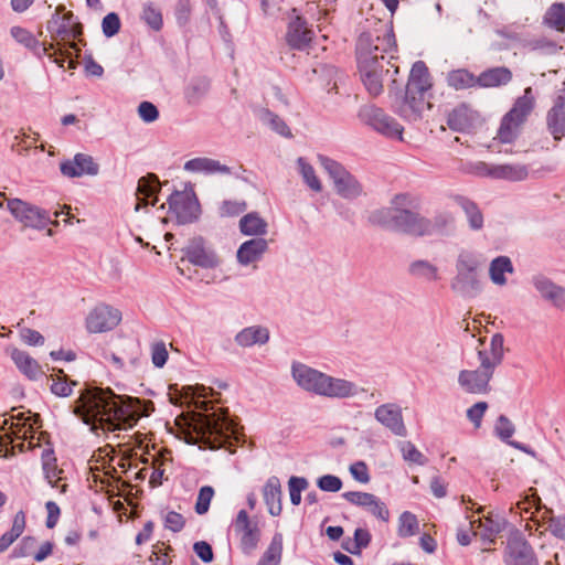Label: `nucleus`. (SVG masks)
<instances>
[{
  "label": "nucleus",
  "instance_id": "obj_25",
  "mask_svg": "<svg viewBox=\"0 0 565 565\" xmlns=\"http://www.w3.org/2000/svg\"><path fill=\"white\" fill-rule=\"evenodd\" d=\"M375 418L393 434L397 436H406L407 430L398 405L387 403L379 406L375 409Z\"/></svg>",
  "mask_w": 565,
  "mask_h": 565
},
{
  "label": "nucleus",
  "instance_id": "obj_34",
  "mask_svg": "<svg viewBox=\"0 0 565 565\" xmlns=\"http://www.w3.org/2000/svg\"><path fill=\"white\" fill-rule=\"evenodd\" d=\"M512 79V72L507 67H493L482 72L478 76L479 87H498L507 85Z\"/></svg>",
  "mask_w": 565,
  "mask_h": 565
},
{
  "label": "nucleus",
  "instance_id": "obj_11",
  "mask_svg": "<svg viewBox=\"0 0 565 565\" xmlns=\"http://www.w3.org/2000/svg\"><path fill=\"white\" fill-rule=\"evenodd\" d=\"M318 159L333 180L338 194L344 199H355L362 193L360 183L340 163L324 156H319Z\"/></svg>",
  "mask_w": 565,
  "mask_h": 565
},
{
  "label": "nucleus",
  "instance_id": "obj_13",
  "mask_svg": "<svg viewBox=\"0 0 565 565\" xmlns=\"http://www.w3.org/2000/svg\"><path fill=\"white\" fill-rule=\"evenodd\" d=\"M121 311L106 303L95 306L85 318L89 333H104L114 330L121 321Z\"/></svg>",
  "mask_w": 565,
  "mask_h": 565
},
{
  "label": "nucleus",
  "instance_id": "obj_27",
  "mask_svg": "<svg viewBox=\"0 0 565 565\" xmlns=\"http://www.w3.org/2000/svg\"><path fill=\"white\" fill-rule=\"evenodd\" d=\"M358 393L355 383L345 379L333 377L326 374L319 396L330 398H350Z\"/></svg>",
  "mask_w": 565,
  "mask_h": 565
},
{
  "label": "nucleus",
  "instance_id": "obj_53",
  "mask_svg": "<svg viewBox=\"0 0 565 565\" xmlns=\"http://www.w3.org/2000/svg\"><path fill=\"white\" fill-rule=\"evenodd\" d=\"M142 20L153 30L159 31L162 28V14L159 9L148 4L142 10Z\"/></svg>",
  "mask_w": 565,
  "mask_h": 565
},
{
  "label": "nucleus",
  "instance_id": "obj_33",
  "mask_svg": "<svg viewBox=\"0 0 565 565\" xmlns=\"http://www.w3.org/2000/svg\"><path fill=\"white\" fill-rule=\"evenodd\" d=\"M267 246V241L264 238L247 241L239 247L237 252V259L244 265L254 263L266 252Z\"/></svg>",
  "mask_w": 565,
  "mask_h": 565
},
{
  "label": "nucleus",
  "instance_id": "obj_2",
  "mask_svg": "<svg viewBox=\"0 0 565 565\" xmlns=\"http://www.w3.org/2000/svg\"><path fill=\"white\" fill-rule=\"evenodd\" d=\"M153 411L150 401L122 397L109 388L87 387L74 405V414L92 430L110 433L127 429Z\"/></svg>",
  "mask_w": 565,
  "mask_h": 565
},
{
  "label": "nucleus",
  "instance_id": "obj_52",
  "mask_svg": "<svg viewBox=\"0 0 565 565\" xmlns=\"http://www.w3.org/2000/svg\"><path fill=\"white\" fill-rule=\"evenodd\" d=\"M479 266V262L470 254H461L458 259L457 269H458V280L469 275H472L473 271Z\"/></svg>",
  "mask_w": 565,
  "mask_h": 565
},
{
  "label": "nucleus",
  "instance_id": "obj_42",
  "mask_svg": "<svg viewBox=\"0 0 565 565\" xmlns=\"http://www.w3.org/2000/svg\"><path fill=\"white\" fill-rule=\"evenodd\" d=\"M51 391L57 396L71 395L73 387L77 384L74 381H70L63 370H57L56 373L51 374Z\"/></svg>",
  "mask_w": 565,
  "mask_h": 565
},
{
  "label": "nucleus",
  "instance_id": "obj_14",
  "mask_svg": "<svg viewBox=\"0 0 565 565\" xmlns=\"http://www.w3.org/2000/svg\"><path fill=\"white\" fill-rule=\"evenodd\" d=\"M7 207L11 214L25 227L43 230L51 222L47 212L19 199L8 200Z\"/></svg>",
  "mask_w": 565,
  "mask_h": 565
},
{
  "label": "nucleus",
  "instance_id": "obj_64",
  "mask_svg": "<svg viewBox=\"0 0 565 565\" xmlns=\"http://www.w3.org/2000/svg\"><path fill=\"white\" fill-rule=\"evenodd\" d=\"M448 124L452 129H465L467 126V109L463 107L455 109L449 115Z\"/></svg>",
  "mask_w": 565,
  "mask_h": 565
},
{
  "label": "nucleus",
  "instance_id": "obj_54",
  "mask_svg": "<svg viewBox=\"0 0 565 565\" xmlns=\"http://www.w3.org/2000/svg\"><path fill=\"white\" fill-rule=\"evenodd\" d=\"M170 546L163 542L154 544L152 555L150 556V562L152 563V565H170Z\"/></svg>",
  "mask_w": 565,
  "mask_h": 565
},
{
  "label": "nucleus",
  "instance_id": "obj_46",
  "mask_svg": "<svg viewBox=\"0 0 565 565\" xmlns=\"http://www.w3.org/2000/svg\"><path fill=\"white\" fill-rule=\"evenodd\" d=\"M418 530V521L415 514L406 511L398 520V535L407 537L414 535Z\"/></svg>",
  "mask_w": 565,
  "mask_h": 565
},
{
  "label": "nucleus",
  "instance_id": "obj_39",
  "mask_svg": "<svg viewBox=\"0 0 565 565\" xmlns=\"http://www.w3.org/2000/svg\"><path fill=\"white\" fill-rule=\"evenodd\" d=\"M447 83L457 90L467 89L478 86V76L465 68L454 70L448 73Z\"/></svg>",
  "mask_w": 565,
  "mask_h": 565
},
{
  "label": "nucleus",
  "instance_id": "obj_21",
  "mask_svg": "<svg viewBox=\"0 0 565 565\" xmlns=\"http://www.w3.org/2000/svg\"><path fill=\"white\" fill-rule=\"evenodd\" d=\"M291 375L300 388L320 395L326 373L297 362L291 366Z\"/></svg>",
  "mask_w": 565,
  "mask_h": 565
},
{
  "label": "nucleus",
  "instance_id": "obj_4",
  "mask_svg": "<svg viewBox=\"0 0 565 565\" xmlns=\"http://www.w3.org/2000/svg\"><path fill=\"white\" fill-rule=\"evenodd\" d=\"M177 436L200 448H227L230 451L239 440L237 425L223 412L211 414L193 412L175 418Z\"/></svg>",
  "mask_w": 565,
  "mask_h": 565
},
{
  "label": "nucleus",
  "instance_id": "obj_55",
  "mask_svg": "<svg viewBox=\"0 0 565 565\" xmlns=\"http://www.w3.org/2000/svg\"><path fill=\"white\" fill-rule=\"evenodd\" d=\"M151 361L157 367H162L169 356L167 345L163 341H156L150 345Z\"/></svg>",
  "mask_w": 565,
  "mask_h": 565
},
{
  "label": "nucleus",
  "instance_id": "obj_26",
  "mask_svg": "<svg viewBox=\"0 0 565 565\" xmlns=\"http://www.w3.org/2000/svg\"><path fill=\"white\" fill-rule=\"evenodd\" d=\"M99 166L94 161L92 156L77 153L73 160L61 163V171L65 177L78 178L82 175H96Z\"/></svg>",
  "mask_w": 565,
  "mask_h": 565
},
{
  "label": "nucleus",
  "instance_id": "obj_56",
  "mask_svg": "<svg viewBox=\"0 0 565 565\" xmlns=\"http://www.w3.org/2000/svg\"><path fill=\"white\" fill-rule=\"evenodd\" d=\"M308 487L303 478L291 477L289 480V493L292 504L298 505L301 502V492Z\"/></svg>",
  "mask_w": 565,
  "mask_h": 565
},
{
  "label": "nucleus",
  "instance_id": "obj_20",
  "mask_svg": "<svg viewBox=\"0 0 565 565\" xmlns=\"http://www.w3.org/2000/svg\"><path fill=\"white\" fill-rule=\"evenodd\" d=\"M504 339L500 333H494L490 339H480L478 356L480 366L494 373L495 367L502 362L504 353Z\"/></svg>",
  "mask_w": 565,
  "mask_h": 565
},
{
  "label": "nucleus",
  "instance_id": "obj_9",
  "mask_svg": "<svg viewBox=\"0 0 565 565\" xmlns=\"http://www.w3.org/2000/svg\"><path fill=\"white\" fill-rule=\"evenodd\" d=\"M534 97L532 88L527 87L524 95L518 98L512 109L503 117L494 142L511 143L520 134L522 125L533 109ZM495 147V143L492 145Z\"/></svg>",
  "mask_w": 565,
  "mask_h": 565
},
{
  "label": "nucleus",
  "instance_id": "obj_45",
  "mask_svg": "<svg viewBox=\"0 0 565 565\" xmlns=\"http://www.w3.org/2000/svg\"><path fill=\"white\" fill-rule=\"evenodd\" d=\"M411 273L419 278L426 280H437L438 279V269L435 265L425 262L417 260L411 265Z\"/></svg>",
  "mask_w": 565,
  "mask_h": 565
},
{
  "label": "nucleus",
  "instance_id": "obj_15",
  "mask_svg": "<svg viewBox=\"0 0 565 565\" xmlns=\"http://www.w3.org/2000/svg\"><path fill=\"white\" fill-rule=\"evenodd\" d=\"M360 116L377 132L388 138L402 140L403 127L382 109L367 106L361 110Z\"/></svg>",
  "mask_w": 565,
  "mask_h": 565
},
{
  "label": "nucleus",
  "instance_id": "obj_5",
  "mask_svg": "<svg viewBox=\"0 0 565 565\" xmlns=\"http://www.w3.org/2000/svg\"><path fill=\"white\" fill-rule=\"evenodd\" d=\"M40 428L38 414L12 408L0 418V452L8 457L25 450L41 451L50 443Z\"/></svg>",
  "mask_w": 565,
  "mask_h": 565
},
{
  "label": "nucleus",
  "instance_id": "obj_36",
  "mask_svg": "<svg viewBox=\"0 0 565 565\" xmlns=\"http://www.w3.org/2000/svg\"><path fill=\"white\" fill-rule=\"evenodd\" d=\"M548 128L556 140L565 135V95L559 96L548 114Z\"/></svg>",
  "mask_w": 565,
  "mask_h": 565
},
{
  "label": "nucleus",
  "instance_id": "obj_30",
  "mask_svg": "<svg viewBox=\"0 0 565 565\" xmlns=\"http://www.w3.org/2000/svg\"><path fill=\"white\" fill-rule=\"evenodd\" d=\"M159 185V180L154 174H148L147 177L139 179L136 191V211L141 207H146L149 204H156Z\"/></svg>",
  "mask_w": 565,
  "mask_h": 565
},
{
  "label": "nucleus",
  "instance_id": "obj_44",
  "mask_svg": "<svg viewBox=\"0 0 565 565\" xmlns=\"http://www.w3.org/2000/svg\"><path fill=\"white\" fill-rule=\"evenodd\" d=\"M282 554V534L276 533L264 555V565H278Z\"/></svg>",
  "mask_w": 565,
  "mask_h": 565
},
{
  "label": "nucleus",
  "instance_id": "obj_10",
  "mask_svg": "<svg viewBox=\"0 0 565 565\" xmlns=\"http://www.w3.org/2000/svg\"><path fill=\"white\" fill-rule=\"evenodd\" d=\"M530 492L511 508V512L525 520L524 527L532 534L535 530H540L542 520H545V515L552 514V510L541 505V499L534 489L531 488Z\"/></svg>",
  "mask_w": 565,
  "mask_h": 565
},
{
  "label": "nucleus",
  "instance_id": "obj_62",
  "mask_svg": "<svg viewBox=\"0 0 565 565\" xmlns=\"http://www.w3.org/2000/svg\"><path fill=\"white\" fill-rule=\"evenodd\" d=\"M487 409L488 404L486 402H478L467 411V417L476 428L481 426V420Z\"/></svg>",
  "mask_w": 565,
  "mask_h": 565
},
{
  "label": "nucleus",
  "instance_id": "obj_28",
  "mask_svg": "<svg viewBox=\"0 0 565 565\" xmlns=\"http://www.w3.org/2000/svg\"><path fill=\"white\" fill-rule=\"evenodd\" d=\"M10 356L20 373L29 380L38 381L44 375L42 365L28 352L14 348L11 350Z\"/></svg>",
  "mask_w": 565,
  "mask_h": 565
},
{
  "label": "nucleus",
  "instance_id": "obj_48",
  "mask_svg": "<svg viewBox=\"0 0 565 565\" xmlns=\"http://www.w3.org/2000/svg\"><path fill=\"white\" fill-rule=\"evenodd\" d=\"M215 494L214 489L211 486H203L198 493L194 510L199 515L206 514L210 509L211 501Z\"/></svg>",
  "mask_w": 565,
  "mask_h": 565
},
{
  "label": "nucleus",
  "instance_id": "obj_22",
  "mask_svg": "<svg viewBox=\"0 0 565 565\" xmlns=\"http://www.w3.org/2000/svg\"><path fill=\"white\" fill-rule=\"evenodd\" d=\"M189 263L203 268H213L218 265V258L215 253L205 246L202 238H193L184 248V256L181 263Z\"/></svg>",
  "mask_w": 565,
  "mask_h": 565
},
{
  "label": "nucleus",
  "instance_id": "obj_49",
  "mask_svg": "<svg viewBox=\"0 0 565 565\" xmlns=\"http://www.w3.org/2000/svg\"><path fill=\"white\" fill-rule=\"evenodd\" d=\"M540 530H535L534 532H539L543 534L546 531L552 532L554 535L558 537H565V520L563 519H554L552 514L545 515V520H542Z\"/></svg>",
  "mask_w": 565,
  "mask_h": 565
},
{
  "label": "nucleus",
  "instance_id": "obj_16",
  "mask_svg": "<svg viewBox=\"0 0 565 565\" xmlns=\"http://www.w3.org/2000/svg\"><path fill=\"white\" fill-rule=\"evenodd\" d=\"M467 518L470 520V529L472 531V535L480 537L484 542L489 543L494 541L503 525V519H501L498 514H493L492 512L484 514L481 507H479L476 512H473L471 515H468Z\"/></svg>",
  "mask_w": 565,
  "mask_h": 565
},
{
  "label": "nucleus",
  "instance_id": "obj_61",
  "mask_svg": "<svg viewBox=\"0 0 565 565\" xmlns=\"http://www.w3.org/2000/svg\"><path fill=\"white\" fill-rule=\"evenodd\" d=\"M188 391H191L192 402L195 405V408L207 412L209 405L211 404L210 401L205 399L207 397V388L204 386L196 388L189 387Z\"/></svg>",
  "mask_w": 565,
  "mask_h": 565
},
{
  "label": "nucleus",
  "instance_id": "obj_37",
  "mask_svg": "<svg viewBox=\"0 0 565 565\" xmlns=\"http://www.w3.org/2000/svg\"><path fill=\"white\" fill-rule=\"evenodd\" d=\"M267 222L256 212L248 213L239 220V230L244 235L262 236L267 233Z\"/></svg>",
  "mask_w": 565,
  "mask_h": 565
},
{
  "label": "nucleus",
  "instance_id": "obj_58",
  "mask_svg": "<svg viewBox=\"0 0 565 565\" xmlns=\"http://www.w3.org/2000/svg\"><path fill=\"white\" fill-rule=\"evenodd\" d=\"M263 120L269 125V127L284 137H290L291 132L288 126L276 115L265 111Z\"/></svg>",
  "mask_w": 565,
  "mask_h": 565
},
{
  "label": "nucleus",
  "instance_id": "obj_51",
  "mask_svg": "<svg viewBox=\"0 0 565 565\" xmlns=\"http://www.w3.org/2000/svg\"><path fill=\"white\" fill-rule=\"evenodd\" d=\"M14 140L12 148L17 152L22 153L35 146L39 140V135L36 132H25L24 130H20Z\"/></svg>",
  "mask_w": 565,
  "mask_h": 565
},
{
  "label": "nucleus",
  "instance_id": "obj_59",
  "mask_svg": "<svg viewBox=\"0 0 565 565\" xmlns=\"http://www.w3.org/2000/svg\"><path fill=\"white\" fill-rule=\"evenodd\" d=\"M462 207H463L467 216L469 217L471 227L475 230L481 228L482 223H483V217H482L480 211L478 210V207L476 206V204L472 202L466 201L462 204Z\"/></svg>",
  "mask_w": 565,
  "mask_h": 565
},
{
  "label": "nucleus",
  "instance_id": "obj_35",
  "mask_svg": "<svg viewBox=\"0 0 565 565\" xmlns=\"http://www.w3.org/2000/svg\"><path fill=\"white\" fill-rule=\"evenodd\" d=\"M479 173L491 175L497 179H505L509 181H520L527 177V169L523 166H497L488 169L484 164Z\"/></svg>",
  "mask_w": 565,
  "mask_h": 565
},
{
  "label": "nucleus",
  "instance_id": "obj_40",
  "mask_svg": "<svg viewBox=\"0 0 565 565\" xmlns=\"http://www.w3.org/2000/svg\"><path fill=\"white\" fill-rule=\"evenodd\" d=\"M513 266L509 257L499 256L493 259L489 267V275L493 284L503 286L507 284L505 274H512Z\"/></svg>",
  "mask_w": 565,
  "mask_h": 565
},
{
  "label": "nucleus",
  "instance_id": "obj_63",
  "mask_svg": "<svg viewBox=\"0 0 565 565\" xmlns=\"http://www.w3.org/2000/svg\"><path fill=\"white\" fill-rule=\"evenodd\" d=\"M102 26H103V32L106 36H108V38L114 36L115 34L118 33V31L120 29L119 17L114 12L108 13L103 19Z\"/></svg>",
  "mask_w": 565,
  "mask_h": 565
},
{
  "label": "nucleus",
  "instance_id": "obj_7",
  "mask_svg": "<svg viewBox=\"0 0 565 565\" xmlns=\"http://www.w3.org/2000/svg\"><path fill=\"white\" fill-rule=\"evenodd\" d=\"M47 31L51 34L55 50L61 47L64 51L65 62L68 70L76 68V61L72 57L73 52L78 56L79 49L75 42L82 35V25L75 20L72 11H66L63 6L55 9V13L47 21Z\"/></svg>",
  "mask_w": 565,
  "mask_h": 565
},
{
  "label": "nucleus",
  "instance_id": "obj_41",
  "mask_svg": "<svg viewBox=\"0 0 565 565\" xmlns=\"http://www.w3.org/2000/svg\"><path fill=\"white\" fill-rule=\"evenodd\" d=\"M535 286L543 297L551 299L556 306H563L565 303L564 289L545 279H537Z\"/></svg>",
  "mask_w": 565,
  "mask_h": 565
},
{
  "label": "nucleus",
  "instance_id": "obj_8",
  "mask_svg": "<svg viewBox=\"0 0 565 565\" xmlns=\"http://www.w3.org/2000/svg\"><path fill=\"white\" fill-rule=\"evenodd\" d=\"M431 87L430 76L424 62H416L409 74L406 87V104L403 115L415 120L430 104L425 98V93Z\"/></svg>",
  "mask_w": 565,
  "mask_h": 565
},
{
  "label": "nucleus",
  "instance_id": "obj_6",
  "mask_svg": "<svg viewBox=\"0 0 565 565\" xmlns=\"http://www.w3.org/2000/svg\"><path fill=\"white\" fill-rule=\"evenodd\" d=\"M417 206V198L407 193L396 194L391 201V206L375 211L371 220L375 224L395 228L414 236L438 234L450 221L445 218L443 223H433L413 211Z\"/></svg>",
  "mask_w": 565,
  "mask_h": 565
},
{
  "label": "nucleus",
  "instance_id": "obj_47",
  "mask_svg": "<svg viewBox=\"0 0 565 565\" xmlns=\"http://www.w3.org/2000/svg\"><path fill=\"white\" fill-rule=\"evenodd\" d=\"M185 170L189 171H206V172H213V171H223L225 168H222L218 162L207 159V158H196L188 161L184 166Z\"/></svg>",
  "mask_w": 565,
  "mask_h": 565
},
{
  "label": "nucleus",
  "instance_id": "obj_29",
  "mask_svg": "<svg viewBox=\"0 0 565 565\" xmlns=\"http://www.w3.org/2000/svg\"><path fill=\"white\" fill-rule=\"evenodd\" d=\"M507 565H539L531 546L520 540L509 543L505 553Z\"/></svg>",
  "mask_w": 565,
  "mask_h": 565
},
{
  "label": "nucleus",
  "instance_id": "obj_1",
  "mask_svg": "<svg viewBox=\"0 0 565 565\" xmlns=\"http://www.w3.org/2000/svg\"><path fill=\"white\" fill-rule=\"evenodd\" d=\"M140 461L146 466L136 472V478L145 479L149 475V483L152 487L162 484L172 470V452L164 448L150 444L147 435L134 434L128 441L119 445L116 454L110 446L97 449L88 461L87 484L95 492L105 491L108 497L120 493L121 472H127L134 465Z\"/></svg>",
  "mask_w": 565,
  "mask_h": 565
},
{
  "label": "nucleus",
  "instance_id": "obj_12",
  "mask_svg": "<svg viewBox=\"0 0 565 565\" xmlns=\"http://www.w3.org/2000/svg\"><path fill=\"white\" fill-rule=\"evenodd\" d=\"M10 33L18 43L31 50L39 56H47L58 67L64 68L65 53L61 47L55 50L54 43H40L29 30L21 26H12Z\"/></svg>",
  "mask_w": 565,
  "mask_h": 565
},
{
  "label": "nucleus",
  "instance_id": "obj_23",
  "mask_svg": "<svg viewBox=\"0 0 565 565\" xmlns=\"http://www.w3.org/2000/svg\"><path fill=\"white\" fill-rule=\"evenodd\" d=\"M42 459V468L45 479L52 488L56 489L58 493L64 494L67 490V483L63 476V470L56 466V458L50 444L44 445V448L39 451Z\"/></svg>",
  "mask_w": 565,
  "mask_h": 565
},
{
  "label": "nucleus",
  "instance_id": "obj_18",
  "mask_svg": "<svg viewBox=\"0 0 565 565\" xmlns=\"http://www.w3.org/2000/svg\"><path fill=\"white\" fill-rule=\"evenodd\" d=\"M200 214V204L195 198L177 192L169 199V218L185 224L193 222Z\"/></svg>",
  "mask_w": 565,
  "mask_h": 565
},
{
  "label": "nucleus",
  "instance_id": "obj_60",
  "mask_svg": "<svg viewBox=\"0 0 565 565\" xmlns=\"http://www.w3.org/2000/svg\"><path fill=\"white\" fill-rule=\"evenodd\" d=\"M351 476L360 483H369L371 480L369 468L364 461H356L349 468Z\"/></svg>",
  "mask_w": 565,
  "mask_h": 565
},
{
  "label": "nucleus",
  "instance_id": "obj_50",
  "mask_svg": "<svg viewBox=\"0 0 565 565\" xmlns=\"http://www.w3.org/2000/svg\"><path fill=\"white\" fill-rule=\"evenodd\" d=\"M298 166L300 169V173L302 174V178L307 185L316 192L322 191V184L318 177L316 175L313 168L310 164H308L302 158L298 160Z\"/></svg>",
  "mask_w": 565,
  "mask_h": 565
},
{
  "label": "nucleus",
  "instance_id": "obj_19",
  "mask_svg": "<svg viewBox=\"0 0 565 565\" xmlns=\"http://www.w3.org/2000/svg\"><path fill=\"white\" fill-rule=\"evenodd\" d=\"M493 373L482 366L477 370H462L458 375L461 390L468 394L484 395L491 391L490 381Z\"/></svg>",
  "mask_w": 565,
  "mask_h": 565
},
{
  "label": "nucleus",
  "instance_id": "obj_32",
  "mask_svg": "<svg viewBox=\"0 0 565 565\" xmlns=\"http://www.w3.org/2000/svg\"><path fill=\"white\" fill-rule=\"evenodd\" d=\"M263 495L268 508V512L274 516H278L282 511V507L281 486L277 477H271L266 481L263 488Z\"/></svg>",
  "mask_w": 565,
  "mask_h": 565
},
{
  "label": "nucleus",
  "instance_id": "obj_24",
  "mask_svg": "<svg viewBox=\"0 0 565 565\" xmlns=\"http://www.w3.org/2000/svg\"><path fill=\"white\" fill-rule=\"evenodd\" d=\"M234 530L239 535L241 545L245 552L253 551L260 537L259 529L252 524L245 510H241L234 521Z\"/></svg>",
  "mask_w": 565,
  "mask_h": 565
},
{
  "label": "nucleus",
  "instance_id": "obj_43",
  "mask_svg": "<svg viewBox=\"0 0 565 565\" xmlns=\"http://www.w3.org/2000/svg\"><path fill=\"white\" fill-rule=\"evenodd\" d=\"M544 21L548 26L563 32L565 30V6L562 3L553 4L546 11Z\"/></svg>",
  "mask_w": 565,
  "mask_h": 565
},
{
  "label": "nucleus",
  "instance_id": "obj_38",
  "mask_svg": "<svg viewBox=\"0 0 565 565\" xmlns=\"http://www.w3.org/2000/svg\"><path fill=\"white\" fill-rule=\"evenodd\" d=\"M269 339V333L263 327H249L242 330L236 335V341L242 347H252L254 344H263Z\"/></svg>",
  "mask_w": 565,
  "mask_h": 565
},
{
  "label": "nucleus",
  "instance_id": "obj_57",
  "mask_svg": "<svg viewBox=\"0 0 565 565\" xmlns=\"http://www.w3.org/2000/svg\"><path fill=\"white\" fill-rule=\"evenodd\" d=\"M402 454L403 458L406 461L417 463V465H425L426 458L425 456L409 441H405L402 445Z\"/></svg>",
  "mask_w": 565,
  "mask_h": 565
},
{
  "label": "nucleus",
  "instance_id": "obj_3",
  "mask_svg": "<svg viewBox=\"0 0 565 565\" xmlns=\"http://www.w3.org/2000/svg\"><path fill=\"white\" fill-rule=\"evenodd\" d=\"M358 62L361 78L371 95L377 96L387 81L395 82L398 66L392 63L396 44L391 23L379 20L358 41Z\"/></svg>",
  "mask_w": 565,
  "mask_h": 565
},
{
  "label": "nucleus",
  "instance_id": "obj_17",
  "mask_svg": "<svg viewBox=\"0 0 565 565\" xmlns=\"http://www.w3.org/2000/svg\"><path fill=\"white\" fill-rule=\"evenodd\" d=\"M342 498L350 504L361 508L377 520L388 522L390 510L375 494L364 491H347Z\"/></svg>",
  "mask_w": 565,
  "mask_h": 565
},
{
  "label": "nucleus",
  "instance_id": "obj_31",
  "mask_svg": "<svg viewBox=\"0 0 565 565\" xmlns=\"http://www.w3.org/2000/svg\"><path fill=\"white\" fill-rule=\"evenodd\" d=\"M313 31L307 25V22L300 17H296L289 23L287 31V42L295 49H305L312 40Z\"/></svg>",
  "mask_w": 565,
  "mask_h": 565
}]
</instances>
